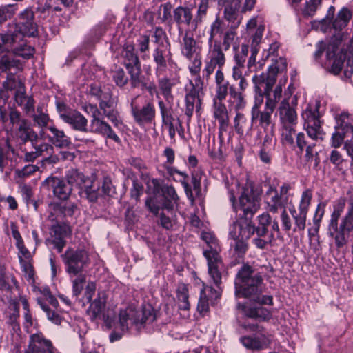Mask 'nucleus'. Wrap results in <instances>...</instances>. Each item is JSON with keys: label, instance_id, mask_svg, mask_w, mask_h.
<instances>
[{"label": "nucleus", "instance_id": "1", "mask_svg": "<svg viewBox=\"0 0 353 353\" xmlns=\"http://www.w3.org/2000/svg\"><path fill=\"white\" fill-rule=\"evenodd\" d=\"M37 32L34 12L32 9L26 8L20 14L19 23L10 25L8 31L1 34L0 54L8 51L15 56L30 59L34 53V48L27 45L23 37H34Z\"/></svg>", "mask_w": 353, "mask_h": 353}, {"label": "nucleus", "instance_id": "2", "mask_svg": "<svg viewBox=\"0 0 353 353\" xmlns=\"http://www.w3.org/2000/svg\"><path fill=\"white\" fill-rule=\"evenodd\" d=\"M103 320L109 328L114 330L110 335V341L114 342L121 339L131 326L140 330L146 325L152 323L156 320V314L150 305L143 306L141 310L129 306L120 310L117 316L112 317L109 312L104 314Z\"/></svg>", "mask_w": 353, "mask_h": 353}, {"label": "nucleus", "instance_id": "3", "mask_svg": "<svg viewBox=\"0 0 353 353\" xmlns=\"http://www.w3.org/2000/svg\"><path fill=\"white\" fill-rule=\"evenodd\" d=\"M235 296L250 299L260 305L273 303L272 296L262 295L265 290L263 278L259 272L248 264H243L239 270L235 279Z\"/></svg>", "mask_w": 353, "mask_h": 353}, {"label": "nucleus", "instance_id": "4", "mask_svg": "<svg viewBox=\"0 0 353 353\" xmlns=\"http://www.w3.org/2000/svg\"><path fill=\"white\" fill-rule=\"evenodd\" d=\"M201 239L207 243L208 248L203 251V255L208 261V274L214 283L219 288L221 283L223 265L219 255L221 248L218 239L209 232H202Z\"/></svg>", "mask_w": 353, "mask_h": 353}, {"label": "nucleus", "instance_id": "5", "mask_svg": "<svg viewBox=\"0 0 353 353\" xmlns=\"http://www.w3.org/2000/svg\"><path fill=\"white\" fill-rule=\"evenodd\" d=\"M261 193V190L252 183L245 184L239 198V208L242 214H239V217L234 223L239 224L246 223L250 226V219H253L254 214L260 208Z\"/></svg>", "mask_w": 353, "mask_h": 353}, {"label": "nucleus", "instance_id": "6", "mask_svg": "<svg viewBox=\"0 0 353 353\" xmlns=\"http://www.w3.org/2000/svg\"><path fill=\"white\" fill-rule=\"evenodd\" d=\"M272 64L268 68L267 72H263L259 75L255 74L252 77L256 93L261 97L263 94L272 90L276 81V75L287 69L285 59L280 57L279 59H272Z\"/></svg>", "mask_w": 353, "mask_h": 353}, {"label": "nucleus", "instance_id": "7", "mask_svg": "<svg viewBox=\"0 0 353 353\" xmlns=\"http://www.w3.org/2000/svg\"><path fill=\"white\" fill-rule=\"evenodd\" d=\"M208 52L205 60V67L203 70V77L209 79L210 76L214 72L216 68L218 70L215 72V85H217L218 77L220 74V79H225V75L222 71V68L226 62V57L223 52V48L220 41H214V43H208Z\"/></svg>", "mask_w": 353, "mask_h": 353}, {"label": "nucleus", "instance_id": "8", "mask_svg": "<svg viewBox=\"0 0 353 353\" xmlns=\"http://www.w3.org/2000/svg\"><path fill=\"white\" fill-rule=\"evenodd\" d=\"M64 178L72 186V189L75 187L79 190V194L81 198L86 199L91 203L97 201L98 187H94L92 179L85 176L83 172L72 168L67 171Z\"/></svg>", "mask_w": 353, "mask_h": 353}, {"label": "nucleus", "instance_id": "9", "mask_svg": "<svg viewBox=\"0 0 353 353\" xmlns=\"http://www.w3.org/2000/svg\"><path fill=\"white\" fill-rule=\"evenodd\" d=\"M253 235V229L247 223H233L230 227L229 236L233 240L230 243L233 254L239 258L244 256L248 250V240Z\"/></svg>", "mask_w": 353, "mask_h": 353}, {"label": "nucleus", "instance_id": "10", "mask_svg": "<svg viewBox=\"0 0 353 353\" xmlns=\"http://www.w3.org/2000/svg\"><path fill=\"white\" fill-rule=\"evenodd\" d=\"M218 77L217 85H216V99L220 100H225L228 96L230 95L232 101V105L236 113H241L246 106V100L243 92L245 90H241L240 88H236L234 84L230 83L228 80L223 79V77L220 79V74Z\"/></svg>", "mask_w": 353, "mask_h": 353}, {"label": "nucleus", "instance_id": "11", "mask_svg": "<svg viewBox=\"0 0 353 353\" xmlns=\"http://www.w3.org/2000/svg\"><path fill=\"white\" fill-rule=\"evenodd\" d=\"M61 258L65 264V271L70 277L81 274L90 263L88 251L82 248H69L61 255Z\"/></svg>", "mask_w": 353, "mask_h": 353}, {"label": "nucleus", "instance_id": "12", "mask_svg": "<svg viewBox=\"0 0 353 353\" xmlns=\"http://www.w3.org/2000/svg\"><path fill=\"white\" fill-rule=\"evenodd\" d=\"M12 54H6L0 57V73L9 72L7 79L3 82V87L6 90H12L15 92L21 86H24L23 83L17 79L13 74L22 70L23 65L21 62L16 59Z\"/></svg>", "mask_w": 353, "mask_h": 353}, {"label": "nucleus", "instance_id": "13", "mask_svg": "<svg viewBox=\"0 0 353 353\" xmlns=\"http://www.w3.org/2000/svg\"><path fill=\"white\" fill-rule=\"evenodd\" d=\"M312 198V191L307 189L302 193L298 210L294 207L289 209L290 215L294 220L293 231L294 232H302L305 230L306 226L307 215Z\"/></svg>", "mask_w": 353, "mask_h": 353}, {"label": "nucleus", "instance_id": "14", "mask_svg": "<svg viewBox=\"0 0 353 353\" xmlns=\"http://www.w3.org/2000/svg\"><path fill=\"white\" fill-rule=\"evenodd\" d=\"M302 117L304 120V128L308 137L316 142L323 140L325 132L321 128L318 109L307 106L303 112Z\"/></svg>", "mask_w": 353, "mask_h": 353}, {"label": "nucleus", "instance_id": "15", "mask_svg": "<svg viewBox=\"0 0 353 353\" xmlns=\"http://www.w3.org/2000/svg\"><path fill=\"white\" fill-rule=\"evenodd\" d=\"M89 108L92 114V119L90 123V132L112 139L117 143H119V137L115 134L111 126L103 120L101 112L97 107L96 105H89Z\"/></svg>", "mask_w": 353, "mask_h": 353}, {"label": "nucleus", "instance_id": "16", "mask_svg": "<svg viewBox=\"0 0 353 353\" xmlns=\"http://www.w3.org/2000/svg\"><path fill=\"white\" fill-rule=\"evenodd\" d=\"M42 186L51 190L54 196L58 199L66 201L72 194V189L65 178L49 176L42 183Z\"/></svg>", "mask_w": 353, "mask_h": 353}, {"label": "nucleus", "instance_id": "17", "mask_svg": "<svg viewBox=\"0 0 353 353\" xmlns=\"http://www.w3.org/2000/svg\"><path fill=\"white\" fill-rule=\"evenodd\" d=\"M343 33L338 32L330 39L328 43H325L323 41L317 42L316 50L314 53V59L319 61L325 51L326 52V61L334 58L336 55V52L339 50L343 41Z\"/></svg>", "mask_w": 353, "mask_h": 353}, {"label": "nucleus", "instance_id": "18", "mask_svg": "<svg viewBox=\"0 0 353 353\" xmlns=\"http://www.w3.org/2000/svg\"><path fill=\"white\" fill-rule=\"evenodd\" d=\"M136 98L132 99L131 101V110L135 122L139 125L152 123L156 115L154 104L148 101L141 108H139L134 104Z\"/></svg>", "mask_w": 353, "mask_h": 353}, {"label": "nucleus", "instance_id": "19", "mask_svg": "<svg viewBox=\"0 0 353 353\" xmlns=\"http://www.w3.org/2000/svg\"><path fill=\"white\" fill-rule=\"evenodd\" d=\"M353 230V202H351L346 215L340 223L338 235L334 236L335 245L338 248L345 246L349 239L350 233Z\"/></svg>", "mask_w": 353, "mask_h": 353}, {"label": "nucleus", "instance_id": "20", "mask_svg": "<svg viewBox=\"0 0 353 353\" xmlns=\"http://www.w3.org/2000/svg\"><path fill=\"white\" fill-rule=\"evenodd\" d=\"M190 90L185 94V114L190 118L196 107L197 109L201 105L200 93L202 92V83L201 77L195 80V85L190 81Z\"/></svg>", "mask_w": 353, "mask_h": 353}, {"label": "nucleus", "instance_id": "21", "mask_svg": "<svg viewBox=\"0 0 353 353\" xmlns=\"http://www.w3.org/2000/svg\"><path fill=\"white\" fill-rule=\"evenodd\" d=\"M72 232L70 226L63 222L59 224H52L50 228V236L52 243L58 252H61L66 245L65 238L70 236Z\"/></svg>", "mask_w": 353, "mask_h": 353}, {"label": "nucleus", "instance_id": "22", "mask_svg": "<svg viewBox=\"0 0 353 353\" xmlns=\"http://www.w3.org/2000/svg\"><path fill=\"white\" fill-rule=\"evenodd\" d=\"M172 19L179 33L183 27H191L194 30L193 10L189 6H179L172 11Z\"/></svg>", "mask_w": 353, "mask_h": 353}, {"label": "nucleus", "instance_id": "23", "mask_svg": "<svg viewBox=\"0 0 353 353\" xmlns=\"http://www.w3.org/2000/svg\"><path fill=\"white\" fill-rule=\"evenodd\" d=\"M223 100L216 99V93L213 100L214 117L219 121V138L221 145L223 142V132H226L229 125V116L226 105L223 103Z\"/></svg>", "mask_w": 353, "mask_h": 353}, {"label": "nucleus", "instance_id": "24", "mask_svg": "<svg viewBox=\"0 0 353 353\" xmlns=\"http://www.w3.org/2000/svg\"><path fill=\"white\" fill-rule=\"evenodd\" d=\"M60 118L66 123L72 126L74 130L87 132L88 120L80 112L75 110L62 112L61 110Z\"/></svg>", "mask_w": 353, "mask_h": 353}, {"label": "nucleus", "instance_id": "25", "mask_svg": "<svg viewBox=\"0 0 353 353\" xmlns=\"http://www.w3.org/2000/svg\"><path fill=\"white\" fill-rule=\"evenodd\" d=\"M55 351L50 341L41 334H35L31 336L28 347L24 353H55Z\"/></svg>", "mask_w": 353, "mask_h": 353}, {"label": "nucleus", "instance_id": "26", "mask_svg": "<svg viewBox=\"0 0 353 353\" xmlns=\"http://www.w3.org/2000/svg\"><path fill=\"white\" fill-rule=\"evenodd\" d=\"M48 133L45 137L50 143L59 148H68L71 144L70 138L62 130L59 129L54 124L48 127Z\"/></svg>", "mask_w": 353, "mask_h": 353}, {"label": "nucleus", "instance_id": "27", "mask_svg": "<svg viewBox=\"0 0 353 353\" xmlns=\"http://www.w3.org/2000/svg\"><path fill=\"white\" fill-rule=\"evenodd\" d=\"M181 52L187 59L192 60L194 56L200 55L201 47L188 31H186L181 42Z\"/></svg>", "mask_w": 353, "mask_h": 353}, {"label": "nucleus", "instance_id": "28", "mask_svg": "<svg viewBox=\"0 0 353 353\" xmlns=\"http://www.w3.org/2000/svg\"><path fill=\"white\" fill-rule=\"evenodd\" d=\"M257 330L259 334L254 336H245L241 338V342L243 345L248 349L252 350H259L263 349L267 345V338L265 334L263 333V329L259 327L257 325H252L251 330Z\"/></svg>", "mask_w": 353, "mask_h": 353}, {"label": "nucleus", "instance_id": "29", "mask_svg": "<svg viewBox=\"0 0 353 353\" xmlns=\"http://www.w3.org/2000/svg\"><path fill=\"white\" fill-rule=\"evenodd\" d=\"M281 125H296L298 117L295 109L290 105L288 99H284L279 107Z\"/></svg>", "mask_w": 353, "mask_h": 353}, {"label": "nucleus", "instance_id": "30", "mask_svg": "<svg viewBox=\"0 0 353 353\" xmlns=\"http://www.w3.org/2000/svg\"><path fill=\"white\" fill-rule=\"evenodd\" d=\"M16 136L23 143L30 141L32 144L37 142L39 134L32 128V125L27 119H22L16 131Z\"/></svg>", "mask_w": 353, "mask_h": 353}, {"label": "nucleus", "instance_id": "31", "mask_svg": "<svg viewBox=\"0 0 353 353\" xmlns=\"http://www.w3.org/2000/svg\"><path fill=\"white\" fill-rule=\"evenodd\" d=\"M236 307L244 315L252 319L269 321L272 316L270 310L263 307H250L245 304L238 303Z\"/></svg>", "mask_w": 353, "mask_h": 353}, {"label": "nucleus", "instance_id": "32", "mask_svg": "<svg viewBox=\"0 0 353 353\" xmlns=\"http://www.w3.org/2000/svg\"><path fill=\"white\" fill-rule=\"evenodd\" d=\"M159 106L162 118L163 126H165L168 130L170 139H174L176 134L175 121H177V123L181 125L180 121L179 119H174L172 114L171 111L165 108L163 101H159Z\"/></svg>", "mask_w": 353, "mask_h": 353}, {"label": "nucleus", "instance_id": "33", "mask_svg": "<svg viewBox=\"0 0 353 353\" xmlns=\"http://www.w3.org/2000/svg\"><path fill=\"white\" fill-rule=\"evenodd\" d=\"M240 0H232L227 3L224 6V16L227 21L233 23L232 26H239L241 22V17L239 16Z\"/></svg>", "mask_w": 353, "mask_h": 353}, {"label": "nucleus", "instance_id": "34", "mask_svg": "<svg viewBox=\"0 0 353 353\" xmlns=\"http://www.w3.org/2000/svg\"><path fill=\"white\" fill-rule=\"evenodd\" d=\"M234 128L237 134L245 137L252 130V121H250L243 113H236L234 118Z\"/></svg>", "mask_w": 353, "mask_h": 353}, {"label": "nucleus", "instance_id": "35", "mask_svg": "<svg viewBox=\"0 0 353 353\" xmlns=\"http://www.w3.org/2000/svg\"><path fill=\"white\" fill-rule=\"evenodd\" d=\"M265 202L267 205V209L269 212L276 213L279 208L281 207L285 203L279 196L277 190L270 185L265 194Z\"/></svg>", "mask_w": 353, "mask_h": 353}, {"label": "nucleus", "instance_id": "36", "mask_svg": "<svg viewBox=\"0 0 353 353\" xmlns=\"http://www.w3.org/2000/svg\"><path fill=\"white\" fill-rule=\"evenodd\" d=\"M106 303V295L104 292H99L98 294V297L94 299V301L91 303L88 312L90 315L92 320L97 319L100 316L101 314L103 316L104 313L103 312L104 310L105 306ZM111 314L112 317L115 316L114 314H112L109 310L107 312ZM108 313H106L107 314Z\"/></svg>", "mask_w": 353, "mask_h": 353}, {"label": "nucleus", "instance_id": "37", "mask_svg": "<svg viewBox=\"0 0 353 353\" xmlns=\"http://www.w3.org/2000/svg\"><path fill=\"white\" fill-rule=\"evenodd\" d=\"M258 226L256 227L253 223L252 219H250V228L253 229V234H256L259 236H265L268 232V227L272 223V218L268 213H263L258 217Z\"/></svg>", "mask_w": 353, "mask_h": 353}, {"label": "nucleus", "instance_id": "38", "mask_svg": "<svg viewBox=\"0 0 353 353\" xmlns=\"http://www.w3.org/2000/svg\"><path fill=\"white\" fill-rule=\"evenodd\" d=\"M161 192L163 197L162 208L168 210H172L174 208V204L179 199L174 188L171 185H163L161 188Z\"/></svg>", "mask_w": 353, "mask_h": 353}, {"label": "nucleus", "instance_id": "39", "mask_svg": "<svg viewBox=\"0 0 353 353\" xmlns=\"http://www.w3.org/2000/svg\"><path fill=\"white\" fill-rule=\"evenodd\" d=\"M336 125L335 128H342L344 132L353 136V117L346 112H341L336 117Z\"/></svg>", "mask_w": 353, "mask_h": 353}, {"label": "nucleus", "instance_id": "40", "mask_svg": "<svg viewBox=\"0 0 353 353\" xmlns=\"http://www.w3.org/2000/svg\"><path fill=\"white\" fill-rule=\"evenodd\" d=\"M175 81L174 79H169L167 77L159 78L157 81L158 88L166 101L173 99L172 89L176 85Z\"/></svg>", "mask_w": 353, "mask_h": 353}, {"label": "nucleus", "instance_id": "41", "mask_svg": "<svg viewBox=\"0 0 353 353\" xmlns=\"http://www.w3.org/2000/svg\"><path fill=\"white\" fill-rule=\"evenodd\" d=\"M346 52L343 49L339 51V49L336 52V55L331 60L327 61L326 64L330 66V72L334 74L340 73L345 59L347 56Z\"/></svg>", "mask_w": 353, "mask_h": 353}, {"label": "nucleus", "instance_id": "42", "mask_svg": "<svg viewBox=\"0 0 353 353\" xmlns=\"http://www.w3.org/2000/svg\"><path fill=\"white\" fill-rule=\"evenodd\" d=\"M128 70L130 75V82L132 88H140L141 90L146 88L145 77L141 74V65L133 66L128 69Z\"/></svg>", "mask_w": 353, "mask_h": 353}, {"label": "nucleus", "instance_id": "43", "mask_svg": "<svg viewBox=\"0 0 353 353\" xmlns=\"http://www.w3.org/2000/svg\"><path fill=\"white\" fill-rule=\"evenodd\" d=\"M30 117L32 118L34 124L41 128L39 134L41 136L45 135L43 128H46L48 129V127L49 126L48 124L50 122L49 115L47 113L43 112L41 108L37 107V113L34 112Z\"/></svg>", "mask_w": 353, "mask_h": 353}, {"label": "nucleus", "instance_id": "44", "mask_svg": "<svg viewBox=\"0 0 353 353\" xmlns=\"http://www.w3.org/2000/svg\"><path fill=\"white\" fill-rule=\"evenodd\" d=\"M282 94V87L281 85L276 86L275 89L272 92V90L265 94H263V97H265V105L269 108H272L275 110L276 104L280 100Z\"/></svg>", "mask_w": 353, "mask_h": 353}, {"label": "nucleus", "instance_id": "45", "mask_svg": "<svg viewBox=\"0 0 353 353\" xmlns=\"http://www.w3.org/2000/svg\"><path fill=\"white\" fill-rule=\"evenodd\" d=\"M352 12L347 8H343L337 14L333 21V27L335 29L341 30L345 28L352 19Z\"/></svg>", "mask_w": 353, "mask_h": 353}, {"label": "nucleus", "instance_id": "46", "mask_svg": "<svg viewBox=\"0 0 353 353\" xmlns=\"http://www.w3.org/2000/svg\"><path fill=\"white\" fill-rule=\"evenodd\" d=\"M65 218L62 203H54L52 204V210L48 215V219L52 224H59L63 223L62 221Z\"/></svg>", "mask_w": 353, "mask_h": 353}, {"label": "nucleus", "instance_id": "47", "mask_svg": "<svg viewBox=\"0 0 353 353\" xmlns=\"http://www.w3.org/2000/svg\"><path fill=\"white\" fill-rule=\"evenodd\" d=\"M223 30L224 22L219 17H216L210 25L208 43H214V41H217L215 39L216 37L223 34Z\"/></svg>", "mask_w": 353, "mask_h": 353}, {"label": "nucleus", "instance_id": "48", "mask_svg": "<svg viewBox=\"0 0 353 353\" xmlns=\"http://www.w3.org/2000/svg\"><path fill=\"white\" fill-rule=\"evenodd\" d=\"M154 61L156 63V75L159 77L163 74L167 68V63L163 51L157 48L153 52Z\"/></svg>", "mask_w": 353, "mask_h": 353}, {"label": "nucleus", "instance_id": "49", "mask_svg": "<svg viewBox=\"0 0 353 353\" xmlns=\"http://www.w3.org/2000/svg\"><path fill=\"white\" fill-rule=\"evenodd\" d=\"M209 8V0H201L197 7L196 14L194 17V30L203 22Z\"/></svg>", "mask_w": 353, "mask_h": 353}, {"label": "nucleus", "instance_id": "50", "mask_svg": "<svg viewBox=\"0 0 353 353\" xmlns=\"http://www.w3.org/2000/svg\"><path fill=\"white\" fill-rule=\"evenodd\" d=\"M296 125H281V141L283 144L294 146V137Z\"/></svg>", "mask_w": 353, "mask_h": 353}, {"label": "nucleus", "instance_id": "51", "mask_svg": "<svg viewBox=\"0 0 353 353\" xmlns=\"http://www.w3.org/2000/svg\"><path fill=\"white\" fill-rule=\"evenodd\" d=\"M170 174H173L174 173L176 174H179L180 176H183V179L180 180L183 188H184V190H185V192L186 194V196L187 197L192 201L193 202L194 199V196H193V193H192V188L188 183V175L185 173V172H181V171H179L175 168H171L170 169Z\"/></svg>", "mask_w": 353, "mask_h": 353}, {"label": "nucleus", "instance_id": "52", "mask_svg": "<svg viewBox=\"0 0 353 353\" xmlns=\"http://www.w3.org/2000/svg\"><path fill=\"white\" fill-rule=\"evenodd\" d=\"M242 69L243 68L233 66L232 77L234 81H239L238 88H240L241 90H245L248 88L249 83L245 79V75L243 74Z\"/></svg>", "mask_w": 353, "mask_h": 353}, {"label": "nucleus", "instance_id": "53", "mask_svg": "<svg viewBox=\"0 0 353 353\" xmlns=\"http://www.w3.org/2000/svg\"><path fill=\"white\" fill-rule=\"evenodd\" d=\"M75 276L77 277L72 281V296L77 298L83 290L86 281V276L83 274Z\"/></svg>", "mask_w": 353, "mask_h": 353}, {"label": "nucleus", "instance_id": "54", "mask_svg": "<svg viewBox=\"0 0 353 353\" xmlns=\"http://www.w3.org/2000/svg\"><path fill=\"white\" fill-rule=\"evenodd\" d=\"M123 56L125 59V65L127 69L132 68L133 66L135 67L141 65L139 58L137 55L133 52L132 48H127L124 51Z\"/></svg>", "mask_w": 353, "mask_h": 353}, {"label": "nucleus", "instance_id": "55", "mask_svg": "<svg viewBox=\"0 0 353 353\" xmlns=\"http://www.w3.org/2000/svg\"><path fill=\"white\" fill-rule=\"evenodd\" d=\"M274 110L265 105V109L260 111L259 125L265 130L272 123V115Z\"/></svg>", "mask_w": 353, "mask_h": 353}, {"label": "nucleus", "instance_id": "56", "mask_svg": "<svg viewBox=\"0 0 353 353\" xmlns=\"http://www.w3.org/2000/svg\"><path fill=\"white\" fill-rule=\"evenodd\" d=\"M37 303L40 305L41 308L46 313L48 320L56 325L61 324L62 319L57 313L52 311L50 307L43 303L40 299H37Z\"/></svg>", "mask_w": 353, "mask_h": 353}, {"label": "nucleus", "instance_id": "57", "mask_svg": "<svg viewBox=\"0 0 353 353\" xmlns=\"http://www.w3.org/2000/svg\"><path fill=\"white\" fill-rule=\"evenodd\" d=\"M238 26H231V27L224 32L223 37L222 48L225 51H227L230 48L232 43L233 42L236 35V28Z\"/></svg>", "mask_w": 353, "mask_h": 353}, {"label": "nucleus", "instance_id": "58", "mask_svg": "<svg viewBox=\"0 0 353 353\" xmlns=\"http://www.w3.org/2000/svg\"><path fill=\"white\" fill-rule=\"evenodd\" d=\"M172 6L170 2L161 5L159 9V17L162 23H166L172 19Z\"/></svg>", "mask_w": 353, "mask_h": 353}, {"label": "nucleus", "instance_id": "59", "mask_svg": "<svg viewBox=\"0 0 353 353\" xmlns=\"http://www.w3.org/2000/svg\"><path fill=\"white\" fill-rule=\"evenodd\" d=\"M188 298V290L185 287H183L178 290L177 299L179 301V309L187 310L190 308Z\"/></svg>", "mask_w": 353, "mask_h": 353}, {"label": "nucleus", "instance_id": "60", "mask_svg": "<svg viewBox=\"0 0 353 353\" xmlns=\"http://www.w3.org/2000/svg\"><path fill=\"white\" fill-rule=\"evenodd\" d=\"M324 214L323 209L321 208L320 205H318L316 212L313 218V223H314V228L312 229L309 230V235L314 236L316 234L319 232V228H320V222L322 219V217Z\"/></svg>", "mask_w": 353, "mask_h": 353}, {"label": "nucleus", "instance_id": "61", "mask_svg": "<svg viewBox=\"0 0 353 353\" xmlns=\"http://www.w3.org/2000/svg\"><path fill=\"white\" fill-rule=\"evenodd\" d=\"M17 10V6L15 4H8L0 6V23L10 18L15 13Z\"/></svg>", "mask_w": 353, "mask_h": 353}, {"label": "nucleus", "instance_id": "62", "mask_svg": "<svg viewBox=\"0 0 353 353\" xmlns=\"http://www.w3.org/2000/svg\"><path fill=\"white\" fill-rule=\"evenodd\" d=\"M101 114L106 117L115 127L119 128L122 125L121 120L119 119V113L115 109L111 108L108 110H104V112Z\"/></svg>", "mask_w": 353, "mask_h": 353}, {"label": "nucleus", "instance_id": "63", "mask_svg": "<svg viewBox=\"0 0 353 353\" xmlns=\"http://www.w3.org/2000/svg\"><path fill=\"white\" fill-rule=\"evenodd\" d=\"M350 136L349 134L344 132L342 128H335V132L332 137V145L334 148L339 147L343 142L345 137Z\"/></svg>", "mask_w": 353, "mask_h": 353}, {"label": "nucleus", "instance_id": "64", "mask_svg": "<svg viewBox=\"0 0 353 353\" xmlns=\"http://www.w3.org/2000/svg\"><path fill=\"white\" fill-rule=\"evenodd\" d=\"M322 0H310L305 3L303 9V14L312 17L316 12L319 6L321 5Z\"/></svg>", "mask_w": 353, "mask_h": 353}]
</instances>
